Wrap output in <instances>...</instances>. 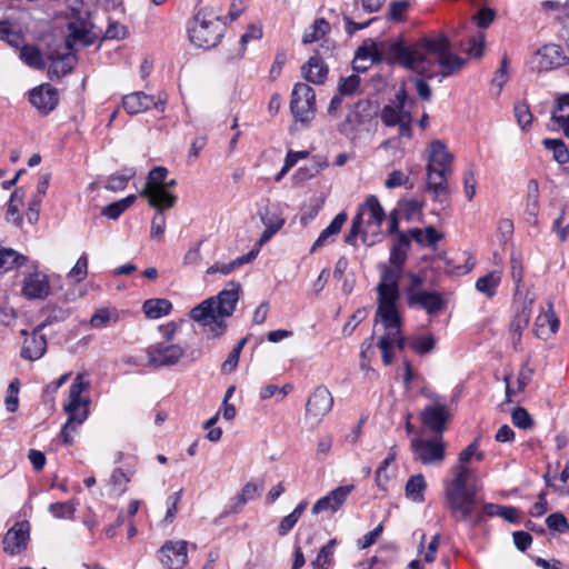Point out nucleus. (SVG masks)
<instances>
[{
    "instance_id": "obj_1",
    "label": "nucleus",
    "mask_w": 569,
    "mask_h": 569,
    "mask_svg": "<svg viewBox=\"0 0 569 569\" xmlns=\"http://www.w3.org/2000/svg\"><path fill=\"white\" fill-rule=\"evenodd\" d=\"M391 59L405 68L431 79L436 76L432 68L440 67V74L449 77L461 70L466 60L451 52V43L445 33L432 38H423L413 47H405L395 42L389 49Z\"/></svg>"
},
{
    "instance_id": "obj_2",
    "label": "nucleus",
    "mask_w": 569,
    "mask_h": 569,
    "mask_svg": "<svg viewBox=\"0 0 569 569\" xmlns=\"http://www.w3.org/2000/svg\"><path fill=\"white\" fill-rule=\"evenodd\" d=\"M241 286L230 281L217 296L207 298L189 311L191 320L206 329L209 339H218L227 331V319L236 310Z\"/></svg>"
},
{
    "instance_id": "obj_3",
    "label": "nucleus",
    "mask_w": 569,
    "mask_h": 569,
    "mask_svg": "<svg viewBox=\"0 0 569 569\" xmlns=\"http://www.w3.org/2000/svg\"><path fill=\"white\" fill-rule=\"evenodd\" d=\"M470 470L463 465L453 468V479L446 486V507L451 516L459 521L477 523L481 520L478 510L477 491L475 483H469Z\"/></svg>"
},
{
    "instance_id": "obj_4",
    "label": "nucleus",
    "mask_w": 569,
    "mask_h": 569,
    "mask_svg": "<svg viewBox=\"0 0 569 569\" xmlns=\"http://www.w3.org/2000/svg\"><path fill=\"white\" fill-rule=\"evenodd\" d=\"M452 160L453 157L443 142L439 140L431 142L426 167V191L441 209L450 203L451 190L448 181L452 173L450 167Z\"/></svg>"
},
{
    "instance_id": "obj_5",
    "label": "nucleus",
    "mask_w": 569,
    "mask_h": 569,
    "mask_svg": "<svg viewBox=\"0 0 569 569\" xmlns=\"http://www.w3.org/2000/svg\"><path fill=\"white\" fill-rule=\"evenodd\" d=\"M224 23L213 7L200 8L188 23L189 40L198 48L216 47L222 37Z\"/></svg>"
},
{
    "instance_id": "obj_6",
    "label": "nucleus",
    "mask_w": 569,
    "mask_h": 569,
    "mask_svg": "<svg viewBox=\"0 0 569 569\" xmlns=\"http://www.w3.org/2000/svg\"><path fill=\"white\" fill-rule=\"evenodd\" d=\"M167 176V168L154 167L149 172L146 186L140 192V196L144 197L148 203L154 209H170L177 202V197L164 190Z\"/></svg>"
},
{
    "instance_id": "obj_7",
    "label": "nucleus",
    "mask_w": 569,
    "mask_h": 569,
    "mask_svg": "<svg viewBox=\"0 0 569 569\" xmlns=\"http://www.w3.org/2000/svg\"><path fill=\"white\" fill-rule=\"evenodd\" d=\"M411 449L416 460L427 466H439L446 458V442L441 436L432 439L415 437L411 440Z\"/></svg>"
},
{
    "instance_id": "obj_8",
    "label": "nucleus",
    "mask_w": 569,
    "mask_h": 569,
    "mask_svg": "<svg viewBox=\"0 0 569 569\" xmlns=\"http://www.w3.org/2000/svg\"><path fill=\"white\" fill-rule=\"evenodd\" d=\"M290 109L297 121L309 123L316 113L313 89L307 83H296L291 93Z\"/></svg>"
},
{
    "instance_id": "obj_9",
    "label": "nucleus",
    "mask_w": 569,
    "mask_h": 569,
    "mask_svg": "<svg viewBox=\"0 0 569 569\" xmlns=\"http://www.w3.org/2000/svg\"><path fill=\"white\" fill-rule=\"evenodd\" d=\"M69 33L66 38L67 49L76 51L94 43L98 33L93 31L92 24L86 19H76L68 23Z\"/></svg>"
},
{
    "instance_id": "obj_10",
    "label": "nucleus",
    "mask_w": 569,
    "mask_h": 569,
    "mask_svg": "<svg viewBox=\"0 0 569 569\" xmlns=\"http://www.w3.org/2000/svg\"><path fill=\"white\" fill-rule=\"evenodd\" d=\"M333 406V398L330 391L319 386L315 389L306 403V418L315 423H320Z\"/></svg>"
},
{
    "instance_id": "obj_11",
    "label": "nucleus",
    "mask_w": 569,
    "mask_h": 569,
    "mask_svg": "<svg viewBox=\"0 0 569 569\" xmlns=\"http://www.w3.org/2000/svg\"><path fill=\"white\" fill-rule=\"evenodd\" d=\"M149 363L153 367H169L177 365L184 355L180 345L158 342L149 347Z\"/></svg>"
},
{
    "instance_id": "obj_12",
    "label": "nucleus",
    "mask_w": 569,
    "mask_h": 569,
    "mask_svg": "<svg viewBox=\"0 0 569 569\" xmlns=\"http://www.w3.org/2000/svg\"><path fill=\"white\" fill-rule=\"evenodd\" d=\"M398 299H378L376 322L381 321L386 335L398 337L401 329V317L397 309Z\"/></svg>"
},
{
    "instance_id": "obj_13",
    "label": "nucleus",
    "mask_w": 569,
    "mask_h": 569,
    "mask_svg": "<svg viewBox=\"0 0 569 569\" xmlns=\"http://www.w3.org/2000/svg\"><path fill=\"white\" fill-rule=\"evenodd\" d=\"M68 420L61 430V437L66 445L73 442L72 433L82 425L89 416V402L68 401L64 405Z\"/></svg>"
},
{
    "instance_id": "obj_14",
    "label": "nucleus",
    "mask_w": 569,
    "mask_h": 569,
    "mask_svg": "<svg viewBox=\"0 0 569 569\" xmlns=\"http://www.w3.org/2000/svg\"><path fill=\"white\" fill-rule=\"evenodd\" d=\"M566 57L557 44H547L540 48L530 59V67L538 72L548 71L565 64Z\"/></svg>"
},
{
    "instance_id": "obj_15",
    "label": "nucleus",
    "mask_w": 569,
    "mask_h": 569,
    "mask_svg": "<svg viewBox=\"0 0 569 569\" xmlns=\"http://www.w3.org/2000/svg\"><path fill=\"white\" fill-rule=\"evenodd\" d=\"M158 559L167 569H181L188 561L187 541H166L158 551Z\"/></svg>"
},
{
    "instance_id": "obj_16",
    "label": "nucleus",
    "mask_w": 569,
    "mask_h": 569,
    "mask_svg": "<svg viewBox=\"0 0 569 569\" xmlns=\"http://www.w3.org/2000/svg\"><path fill=\"white\" fill-rule=\"evenodd\" d=\"M421 422L435 436H441L450 420V412L446 403L436 401L427 406L421 412Z\"/></svg>"
},
{
    "instance_id": "obj_17",
    "label": "nucleus",
    "mask_w": 569,
    "mask_h": 569,
    "mask_svg": "<svg viewBox=\"0 0 569 569\" xmlns=\"http://www.w3.org/2000/svg\"><path fill=\"white\" fill-rule=\"evenodd\" d=\"M166 98L156 100L153 96L146 94L144 92L137 91L129 93L122 99V107L129 114H138L149 110L150 108L159 109L163 111Z\"/></svg>"
},
{
    "instance_id": "obj_18",
    "label": "nucleus",
    "mask_w": 569,
    "mask_h": 569,
    "mask_svg": "<svg viewBox=\"0 0 569 569\" xmlns=\"http://www.w3.org/2000/svg\"><path fill=\"white\" fill-rule=\"evenodd\" d=\"M29 101L39 112L49 114L58 104V91L48 83L40 84L31 90Z\"/></svg>"
},
{
    "instance_id": "obj_19",
    "label": "nucleus",
    "mask_w": 569,
    "mask_h": 569,
    "mask_svg": "<svg viewBox=\"0 0 569 569\" xmlns=\"http://www.w3.org/2000/svg\"><path fill=\"white\" fill-rule=\"evenodd\" d=\"M401 274V269L383 266L377 287L378 299H399V280Z\"/></svg>"
},
{
    "instance_id": "obj_20",
    "label": "nucleus",
    "mask_w": 569,
    "mask_h": 569,
    "mask_svg": "<svg viewBox=\"0 0 569 569\" xmlns=\"http://www.w3.org/2000/svg\"><path fill=\"white\" fill-rule=\"evenodd\" d=\"M352 490V485L340 486L336 488L335 490L330 491L327 496L320 498L313 505L312 513L318 515L323 511H338L342 507V505L347 500V497L351 493Z\"/></svg>"
},
{
    "instance_id": "obj_21",
    "label": "nucleus",
    "mask_w": 569,
    "mask_h": 569,
    "mask_svg": "<svg viewBox=\"0 0 569 569\" xmlns=\"http://www.w3.org/2000/svg\"><path fill=\"white\" fill-rule=\"evenodd\" d=\"M29 539V523L27 521L16 523L3 537V550L7 553L16 555L26 548Z\"/></svg>"
},
{
    "instance_id": "obj_22",
    "label": "nucleus",
    "mask_w": 569,
    "mask_h": 569,
    "mask_svg": "<svg viewBox=\"0 0 569 569\" xmlns=\"http://www.w3.org/2000/svg\"><path fill=\"white\" fill-rule=\"evenodd\" d=\"M21 292L28 299L47 298L50 293V284L47 274L42 272L28 274L23 280Z\"/></svg>"
},
{
    "instance_id": "obj_23",
    "label": "nucleus",
    "mask_w": 569,
    "mask_h": 569,
    "mask_svg": "<svg viewBox=\"0 0 569 569\" xmlns=\"http://www.w3.org/2000/svg\"><path fill=\"white\" fill-rule=\"evenodd\" d=\"M409 307H420L429 315H435L442 311L446 307V301L441 293L436 291H425L415 293L408 297Z\"/></svg>"
},
{
    "instance_id": "obj_24",
    "label": "nucleus",
    "mask_w": 569,
    "mask_h": 569,
    "mask_svg": "<svg viewBox=\"0 0 569 569\" xmlns=\"http://www.w3.org/2000/svg\"><path fill=\"white\" fill-rule=\"evenodd\" d=\"M533 298L526 297L520 309L516 311V315L510 323L511 341L515 349L518 348L521 341L522 330L528 326Z\"/></svg>"
},
{
    "instance_id": "obj_25",
    "label": "nucleus",
    "mask_w": 569,
    "mask_h": 569,
    "mask_svg": "<svg viewBox=\"0 0 569 569\" xmlns=\"http://www.w3.org/2000/svg\"><path fill=\"white\" fill-rule=\"evenodd\" d=\"M49 76L50 78L56 77L58 79L70 73L77 63L76 54L72 53L70 50L69 52L64 53L51 52L49 56Z\"/></svg>"
},
{
    "instance_id": "obj_26",
    "label": "nucleus",
    "mask_w": 569,
    "mask_h": 569,
    "mask_svg": "<svg viewBox=\"0 0 569 569\" xmlns=\"http://www.w3.org/2000/svg\"><path fill=\"white\" fill-rule=\"evenodd\" d=\"M361 213L362 223H366L368 227L375 226L379 228L385 219V211L375 196H370L366 202L360 206L357 214Z\"/></svg>"
},
{
    "instance_id": "obj_27",
    "label": "nucleus",
    "mask_w": 569,
    "mask_h": 569,
    "mask_svg": "<svg viewBox=\"0 0 569 569\" xmlns=\"http://www.w3.org/2000/svg\"><path fill=\"white\" fill-rule=\"evenodd\" d=\"M40 327L33 330L32 335L27 337L21 349V357L28 360L40 359L47 350V340L44 336L39 335Z\"/></svg>"
},
{
    "instance_id": "obj_28",
    "label": "nucleus",
    "mask_w": 569,
    "mask_h": 569,
    "mask_svg": "<svg viewBox=\"0 0 569 569\" xmlns=\"http://www.w3.org/2000/svg\"><path fill=\"white\" fill-rule=\"evenodd\" d=\"M370 108V103L368 101H360L356 104L355 109L349 111L346 118L339 123L338 130L349 137L355 133L358 126L362 124L363 112H366Z\"/></svg>"
},
{
    "instance_id": "obj_29",
    "label": "nucleus",
    "mask_w": 569,
    "mask_h": 569,
    "mask_svg": "<svg viewBox=\"0 0 569 569\" xmlns=\"http://www.w3.org/2000/svg\"><path fill=\"white\" fill-rule=\"evenodd\" d=\"M559 328V319L556 317L552 308L539 315L535 321V333L539 338H548V336L557 332Z\"/></svg>"
},
{
    "instance_id": "obj_30",
    "label": "nucleus",
    "mask_w": 569,
    "mask_h": 569,
    "mask_svg": "<svg viewBox=\"0 0 569 569\" xmlns=\"http://www.w3.org/2000/svg\"><path fill=\"white\" fill-rule=\"evenodd\" d=\"M409 248L410 240L407 233H399L391 248L389 258L390 266L402 270V267L407 260V252Z\"/></svg>"
},
{
    "instance_id": "obj_31",
    "label": "nucleus",
    "mask_w": 569,
    "mask_h": 569,
    "mask_svg": "<svg viewBox=\"0 0 569 569\" xmlns=\"http://www.w3.org/2000/svg\"><path fill=\"white\" fill-rule=\"evenodd\" d=\"M302 73L307 81L321 84L327 78L328 69L323 61L318 56H315L302 67Z\"/></svg>"
},
{
    "instance_id": "obj_32",
    "label": "nucleus",
    "mask_w": 569,
    "mask_h": 569,
    "mask_svg": "<svg viewBox=\"0 0 569 569\" xmlns=\"http://www.w3.org/2000/svg\"><path fill=\"white\" fill-rule=\"evenodd\" d=\"M427 488L426 480L421 473L411 476L406 483V497L413 502L421 503L425 500V491Z\"/></svg>"
},
{
    "instance_id": "obj_33",
    "label": "nucleus",
    "mask_w": 569,
    "mask_h": 569,
    "mask_svg": "<svg viewBox=\"0 0 569 569\" xmlns=\"http://www.w3.org/2000/svg\"><path fill=\"white\" fill-rule=\"evenodd\" d=\"M407 236L409 239H413L417 243L427 247H435L437 242L442 239V234L432 226L427 227L425 231L419 228L410 229Z\"/></svg>"
},
{
    "instance_id": "obj_34",
    "label": "nucleus",
    "mask_w": 569,
    "mask_h": 569,
    "mask_svg": "<svg viewBox=\"0 0 569 569\" xmlns=\"http://www.w3.org/2000/svg\"><path fill=\"white\" fill-rule=\"evenodd\" d=\"M172 308V305L167 299H149L143 303V312L149 319H158L160 317L167 316Z\"/></svg>"
},
{
    "instance_id": "obj_35",
    "label": "nucleus",
    "mask_w": 569,
    "mask_h": 569,
    "mask_svg": "<svg viewBox=\"0 0 569 569\" xmlns=\"http://www.w3.org/2000/svg\"><path fill=\"white\" fill-rule=\"evenodd\" d=\"M346 221L347 214L345 212L338 213L330 222V224L325 230L321 231L320 236L312 244L311 251H315L318 248L325 246V243L331 236L338 234Z\"/></svg>"
},
{
    "instance_id": "obj_36",
    "label": "nucleus",
    "mask_w": 569,
    "mask_h": 569,
    "mask_svg": "<svg viewBox=\"0 0 569 569\" xmlns=\"http://www.w3.org/2000/svg\"><path fill=\"white\" fill-rule=\"evenodd\" d=\"M27 257L18 253L13 249H0V273H4L13 268L24 264Z\"/></svg>"
},
{
    "instance_id": "obj_37",
    "label": "nucleus",
    "mask_w": 569,
    "mask_h": 569,
    "mask_svg": "<svg viewBox=\"0 0 569 569\" xmlns=\"http://www.w3.org/2000/svg\"><path fill=\"white\" fill-rule=\"evenodd\" d=\"M20 59L31 68L42 70L46 68V61L40 50L34 46H23L19 53Z\"/></svg>"
},
{
    "instance_id": "obj_38",
    "label": "nucleus",
    "mask_w": 569,
    "mask_h": 569,
    "mask_svg": "<svg viewBox=\"0 0 569 569\" xmlns=\"http://www.w3.org/2000/svg\"><path fill=\"white\" fill-rule=\"evenodd\" d=\"M501 277L500 272L491 271L483 277H480L476 282V289L487 296L488 298H492L496 295V289L500 283Z\"/></svg>"
},
{
    "instance_id": "obj_39",
    "label": "nucleus",
    "mask_w": 569,
    "mask_h": 569,
    "mask_svg": "<svg viewBox=\"0 0 569 569\" xmlns=\"http://www.w3.org/2000/svg\"><path fill=\"white\" fill-rule=\"evenodd\" d=\"M261 219L266 229L258 241L259 247L267 243L284 224V219L276 214H272L271 217H262Z\"/></svg>"
},
{
    "instance_id": "obj_40",
    "label": "nucleus",
    "mask_w": 569,
    "mask_h": 569,
    "mask_svg": "<svg viewBox=\"0 0 569 569\" xmlns=\"http://www.w3.org/2000/svg\"><path fill=\"white\" fill-rule=\"evenodd\" d=\"M119 319L118 311L116 309L101 308L98 309L90 319L92 328L100 329L111 323H116Z\"/></svg>"
},
{
    "instance_id": "obj_41",
    "label": "nucleus",
    "mask_w": 569,
    "mask_h": 569,
    "mask_svg": "<svg viewBox=\"0 0 569 569\" xmlns=\"http://www.w3.org/2000/svg\"><path fill=\"white\" fill-rule=\"evenodd\" d=\"M483 512L488 516H500L509 522H518L519 520V510L515 507L487 503L483 506Z\"/></svg>"
},
{
    "instance_id": "obj_42",
    "label": "nucleus",
    "mask_w": 569,
    "mask_h": 569,
    "mask_svg": "<svg viewBox=\"0 0 569 569\" xmlns=\"http://www.w3.org/2000/svg\"><path fill=\"white\" fill-rule=\"evenodd\" d=\"M337 540L331 539L318 552L317 558L312 561L313 569H328L332 562L335 547Z\"/></svg>"
},
{
    "instance_id": "obj_43",
    "label": "nucleus",
    "mask_w": 569,
    "mask_h": 569,
    "mask_svg": "<svg viewBox=\"0 0 569 569\" xmlns=\"http://www.w3.org/2000/svg\"><path fill=\"white\" fill-rule=\"evenodd\" d=\"M306 508L307 502L302 501L293 509L290 515L286 516L278 526V535L286 536L296 526Z\"/></svg>"
},
{
    "instance_id": "obj_44",
    "label": "nucleus",
    "mask_w": 569,
    "mask_h": 569,
    "mask_svg": "<svg viewBox=\"0 0 569 569\" xmlns=\"http://www.w3.org/2000/svg\"><path fill=\"white\" fill-rule=\"evenodd\" d=\"M411 112L409 110H400L393 106L386 104L381 110V121L387 127H395L400 123L405 116H409Z\"/></svg>"
},
{
    "instance_id": "obj_45",
    "label": "nucleus",
    "mask_w": 569,
    "mask_h": 569,
    "mask_svg": "<svg viewBox=\"0 0 569 569\" xmlns=\"http://www.w3.org/2000/svg\"><path fill=\"white\" fill-rule=\"evenodd\" d=\"M137 197L134 194H130L124 199H121L119 201L112 202L108 206H106L101 213L102 216L108 217L109 219H117L122 212H124L133 202L136 201Z\"/></svg>"
},
{
    "instance_id": "obj_46",
    "label": "nucleus",
    "mask_w": 569,
    "mask_h": 569,
    "mask_svg": "<svg viewBox=\"0 0 569 569\" xmlns=\"http://www.w3.org/2000/svg\"><path fill=\"white\" fill-rule=\"evenodd\" d=\"M330 30V24L325 19H317L308 31L305 32L302 42L309 44L320 40Z\"/></svg>"
},
{
    "instance_id": "obj_47",
    "label": "nucleus",
    "mask_w": 569,
    "mask_h": 569,
    "mask_svg": "<svg viewBox=\"0 0 569 569\" xmlns=\"http://www.w3.org/2000/svg\"><path fill=\"white\" fill-rule=\"evenodd\" d=\"M543 146L553 152L555 160L560 163H567L569 161V152L565 142L560 139H545Z\"/></svg>"
},
{
    "instance_id": "obj_48",
    "label": "nucleus",
    "mask_w": 569,
    "mask_h": 569,
    "mask_svg": "<svg viewBox=\"0 0 569 569\" xmlns=\"http://www.w3.org/2000/svg\"><path fill=\"white\" fill-rule=\"evenodd\" d=\"M513 113L519 127L522 130H527L530 128L533 116L527 102H516L513 107Z\"/></svg>"
},
{
    "instance_id": "obj_49",
    "label": "nucleus",
    "mask_w": 569,
    "mask_h": 569,
    "mask_svg": "<svg viewBox=\"0 0 569 569\" xmlns=\"http://www.w3.org/2000/svg\"><path fill=\"white\" fill-rule=\"evenodd\" d=\"M325 203V197L320 196L311 201V203L306 207L303 212L300 216V222L302 226H307L310 221H312L321 210Z\"/></svg>"
},
{
    "instance_id": "obj_50",
    "label": "nucleus",
    "mask_w": 569,
    "mask_h": 569,
    "mask_svg": "<svg viewBox=\"0 0 569 569\" xmlns=\"http://www.w3.org/2000/svg\"><path fill=\"white\" fill-rule=\"evenodd\" d=\"M88 274V258L86 254L81 256L73 268L68 273V279H70L73 283H79Z\"/></svg>"
},
{
    "instance_id": "obj_51",
    "label": "nucleus",
    "mask_w": 569,
    "mask_h": 569,
    "mask_svg": "<svg viewBox=\"0 0 569 569\" xmlns=\"http://www.w3.org/2000/svg\"><path fill=\"white\" fill-rule=\"evenodd\" d=\"M88 388L89 381L84 380V375L78 373L69 390V401L89 402L80 398L81 392Z\"/></svg>"
},
{
    "instance_id": "obj_52",
    "label": "nucleus",
    "mask_w": 569,
    "mask_h": 569,
    "mask_svg": "<svg viewBox=\"0 0 569 569\" xmlns=\"http://www.w3.org/2000/svg\"><path fill=\"white\" fill-rule=\"evenodd\" d=\"M509 60L507 54L503 56L499 69L496 71L495 77L492 79V84L498 88V93L502 90L503 86L509 80Z\"/></svg>"
},
{
    "instance_id": "obj_53",
    "label": "nucleus",
    "mask_w": 569,
    "mask_h": 569,
    "mask_svg": "<svg viewBox=\"0 0 569 569\" xmlns=\"http://www.w3.org/2000/svg\"><path fill=\"white\" fill-rule=\"evenodd\" d=\"M512 423L521 429H529L533 426V420L529 412L522 408L517 407L511 415Z\"/></svg>"
},
{
    "instance_id": "obj_54",
    "label": "nucleus",
    "mask_w": 569,
    "mask_h": 569,
    "mask_svg": "<svg viewBox=\"0 0 569 569\" xmlns=\"http://www.w3.org/2000/svg\"><path fill=\"white\" fill-rule=\"evenodd\" d=\"M485 42L486 37L483 33H478L477 36L470 38L469 48L467 49L469 57L475 59L481 58L485 52Z\"/></svg>"
},
{
    "instance_id": "obj_55",
    "label": "nucleus",
    "mask_w": 569,
    "mask_h": 569,
    "mask_svg": "<svg viewBox=\"0 0 569 569\" xmlns=\"http://www.w3.org/2000/svg\"><path fill=\"white\" fill-rule=\"evenodd\" d=\"M157 210V213L154 214V217L152 218V221H151V238L153 239H161L163 233H164V229H166V218L163 216V211L166 209H156Z\"/></svg>"
},
{
    "instance_id": "obj_56",
    "label": "nucleus",
    "mask_w": 569,
    "mask_h": 569,
    "mask_svg": "<svg viewBox=\"0 0 569 569\" xmlns=\"http://www.w3.org/2000/svg\"><path fill=\"white\" fill-rule=\"evenodd\" d=\"M258 492H259L258 485H256L254 482H247L243 486L241 493L238 497V501L236 505V511L241 509L247 503V501L252 500L258 495Z\"/></svg>"
},
{
    "instance_id": "obj_57",
    "label": "nucleus",
    "mask_w": 569,
    "mask_h": 569,
    "mask_svg": "<svg viewBox=\"0 0 569 569\" xmlns=\"http://www.w3.org/2000/svg\"><path fill=\"white\" fill-rule=\"evenodd\" d=\"M551 121L562 130L563 134L569 139V112L558 110L553 107L551 111Z\"/></svg>"
},
{
    "instance_id": "obj_58",
    "label": "nucleus",
    "mask_w": 569,
    "mask_h": 569,
    "mask_svg": "<svg viewBox=\"0 0 569 569\" xmlns=\"http://www.w3.org/2000/svg\"><path fill=\"white\" fill-rule=\"evenodd\" d=\"M359 84L360 77L357 74H351L347 78L341 79L338 88L340 96H350L355 93Z\"/></svg>"
},
{
    "instance_id": "obj_59",
    "label": "nucleus",
    "mask_w": 569,
    "mask_h": 569,
    "mask_svg": "<svg viewBox=\"0 0 569 569\" xmlns=\"http://www.w3.org/2000/svg\"><path fill=\"white\" fill-rule=\"evenodd\" d=\"M19 381L16 379L9 383L8 395L6 397V408L10 412H14L18 409L19 399Z\"/></svg>"
},
{
    "instance_id": "obj_60",
    "label": "nucleus",
    "mask_w": 569,
    "mask_h": 569,
    "mask_svg": "<svg viewBox=\"0 0 569 569\" xmlns=\"http://www.w3.org/2000/svg\"><path fill=\"white\" fill-rule=\"evenodd\" d=\"M496 18V11L490 8H481L473 17L477 26L481 29L488 28Z\"/></svg>"
},
{
    "instance_id": "obj_61",
    "label": "nucleus",
    "mask_w": 569,
    "mask_h": 569,
    "mask_svg": "<svg viewBox=\"0 0 569 569\" xmlns=\"http://www.w3.org/2000/svg\"><path fill=\"white\" fill-rule=\"evenodd\" d=\"M546 523L549 529L556 530L558 532H566L569 529L566 517L560 512H555L548 516Z\"/></svg>"
},
{
    "instance_id": "obj_62",
    "label": "nucleus",
    "mask_w": 569,
    "mask_h": 569,
    "mask_svg": "<svg viewBox=\"0 0 569 569\" xmlns=\"http://www.w3.org/2000/svg\"><path fill=\"white\" fill-rule=\"evenodd\" d=\"M49 511L59 519L71 518L74 513L73 505L70 502H56L49 506Z\"/></svg>"
},
{
    "instance_id": "obj_63",
    "label": "nucleus",
    "mask_w": 569,
    "mask_h": 569,
    "mask_svg": "<svg viewBox=\"0 0 569 569\" xmlns=\"http://www.w3.org/2000/svg\"><path fill=\"white\" fill-rule=\"evenodd\" d=\"M355 58H361L362 60L372 63L380 61V52L375 43L370 46H362L357 50Z\"/></svg>"
},
{
    "instance_id": "obj_64",
    "label": "nucleus",
    "mask_w": 569,
    "mask_h": 569,
    "mask_svg": "<svg viewBox=\"0 0 569 569\" xmlns=\"http://www.w3.org/2000/svg\"><path fill=\"white\" fill-rule=\"evenodd\" d=\"M136 174L133 170H129L128 174H113L108 179L107 189L112 191L122 190L128 181Z\"/></svg>"
}]
</instances>
